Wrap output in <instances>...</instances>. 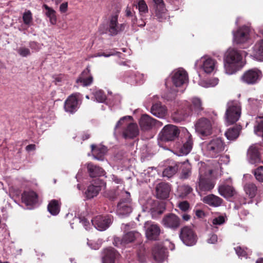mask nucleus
Wrapping results in <instances>:
<instances>
[{
  "mask_svg": "<svg viewBox=\"0 0 263 263\" xmlns=\"http://www.w3.org/2000/svg\"><path fill=\"white\" fill-rule=\"evenodd\" d=\"M224 68L227 73L232 74L243 66L242 55L240 50L229 48L224 54Z\"/></svg>",
  "mask_w": 263,
  "mask_h": 263,
  "instance_id": "obj_1",
  "label": "nucleus"
},
{
  "mask_svg": "<svg viewBox=\"0 0 263 263\" xmlns=\"http://www.w3.org/2000/svg\"><path fill=\"white\" fill-rule=\"evenodd\" d=\"M226 145L223 139L216 137L203 143L204 155L210 158H217L224 151Z\"/></svg>",
  "mask_w": 263,
  "mask_h": 263,
  "instance_id": "obj_2",
  "label": "nucleus"
},
{
  "mask_svg": "<svg viewBox=\"0 0 263 263\" xmlns=\"http://www.w3.org/2000/svg\"><path fill=\"white\" fill-rule=\"evenodd\" d=\"M241 106L240 103L236 101L229 102L227 104L226 112L227 122L233 124L237 122L241 115Z\"/></svg>",
  "mask_w": 263,
  "mask_h": 263,
  "instance_id": "obj_3",
  "label": "nucleus"
},
{
  "mask_svg": "<svg viewBox=\"0 0 263 263\" xmlns=\"http://www.w3.org/2000/svg\"><path fill=\"white\" fill-rule=\"evenodd\" d=\"M180 134L178 127L173 124L165 125L159 134V139L162 141L168 142L175 140Z\"/></svg>",
  "mask_w": 263,
  "mask_h": 263,
  "instance_id": "obj_4",
  "label": "nucleus"
},
{
  "mask_svg": "<svg viewBox=\"0 0 263 263\" xmlns=\"http://www.w3.org/2000/svg\"><path fill=\"white\" fill-rule=\"evenodd\" d=\"M262 76L261 70L257 68H252L246 70L241 76V82L248 85L257 84Z\"/></svg>",
  "mask_w": 263,
  "mask_h": 263,
  "instance_id": "obj_5",
  "label": "nucleus"
},
{
  "mask_svg": "<svg viewBox=\"0 0 263 263\" xmlns=\"http://www.w3.org/2000/svg\"><path fill=\"white\" fill-rule=\"evenodd\" d=\"M196 132L201 137H207L213 133L211 121L206 118L199 119L195 124Z\"/></svg>",
  "mask_w": 263,
  "mask_h": 263,
  "instance_id": "obj_6",
  "label": "nucleus"
},
{
  "mask_svg": "<svg viewBox=\"0 0 263 263\" xmlns=\"http://www.w3.org/2000/svg\"><path fill=\"white\" fill-rule=\"evenodd\" d=\"M179 238L186 246H192L197 241V235L194 231L189 226H184L179 231Z\"/></svg>",
  "mask_w": 263,
  "mask_h": 263,
  "instance_id": "obj_7",
  "label": "nucleus"
},
{
  "mask_svg": "<svg viewBox=\"0 0 263 263\" xmlns=\"http://www.w3.org/2000/svg\"><path fill=\"white\" fill-rule=\"evenodd\" d=\"M193 113V108L189 102L185 103L172 115L173 120L175 122H180L184 120Z\"/></svg>",
  "mask_w": 263,
  "mask_h": 263,
  "instance_id": "obj_8",
  "label": "nucleus"
},
{
  "mask_svg": "<svg viewBox=\"0 0 263 263\" xmlns=\"http://www.w3.org/2000/svg\"><path fill=\"white\" fill-rule=\"evenodd\" d=\"M161 223L165 228L175 231L180 226L181 219L176 214L168 213L163 217Z\"/></svg>",
  "mask_w": 263,
  "mask_h": 263,
  "instance_id": "obj_9",
  "label": "nucleus"
},
{
  "mask_svg": "<svg viewBox=\"0 0 263 263\" xmlns=\"http://www.w3.org/2000/svg\"><path fill=\"white\" fill-rule=\"evenodd\" d=\"M172 81L174 86L176 87L181 86L188 80V75L186 71L180 68L175 70L172 73Z\"/></svg>",
  "mask_w": 263,
  "mask_h": 263,
  "instance_id": "obj_10",
  "label": "nucleus"
},
{
  "mask_svg": "<svg viewBox=\"0 0 263 263\" xmlns=\"http://www.w3.org/2000/svg\"><path fill=\"white\" fill-rule=\"evenodd\" d=\"M139 124L143 130H149L154 126L159 127L162 125L161 122L153 119L147 115H143L141 116L139 121Z\"/></svg>",
  "mask_w": 263,
  "mask_h": 263,
  "instance_id": "obj_11",
  "label": "nucleus"
},
{
  "mask_svg": "<svg viewBox=\"0 0 263 263\" xmlns=\"http://www.w3.org/2000/svg\"><path fill=\"white\" fill-rule=\"evenodd\" d=\"M124 193L125 197L122 199L117 205V212L119 215H128L132 212L130 194L128 192H125Z\"/></svg>",
  "mask_w": 263,
  "mask_h": 263,
  "instance_id": "obj_12",
  "label": "nucleus"
},
{
  "mask_svg": "<svg viewBox=\"0 0 263 263\" xmlns=\"http://www.w3.org/2000/svg\"><path fill=\"white\" fill-rule=\"evenodd\" d=\"M78 93H73L69 96L64 102V108L65 111L74 114L79 108Z\"/></svg>",
  "mask_w": 263,
  "mask_h": 263,
  "instance_id": "obj_13",
  "label": "nucleus"
},
{
  "mask_svg": "<svg viewBox=\"0 0 263 263\" xmlns=\"http://www.w3.org/2000/svg\"><path fill=\"white\" fill-rule=\"evenodd\" d=\"M92 224L99 231H104L108 228L111 223V218L109 216L98 215L91 220Z\"/></svg>",
  "mask_w": 263,
  "mask_h": 263,
  "instance_id": "obj_14",
  "label": "nucleus"
},
{
  "mask_svg": "<svg viewBox=\"0 0 263 263\" xmlns=\"http://www.w3.org/2000/svg\"><path fill=\"white\" fill-rule=\"evenodd\" d=\"M234 42L237 44H240L246 42L249 35V29L246 26L239 27L237 31H233Z\"/></svg>",
  "mask_w": 263,
  "mask_h": 263,
  "instance_id": "obj_15",
  "label": "nucleus"
},
{
  "mask_svg": "<svg viewBox=\"0 0 263 263\" xmlns=\"http://www.w3.org/2000/svg\"><path fill=\"white\" fill-rule=\"evenodd\" d=\"M104 182L102 180L97 178L95 180V184H91L87 187L85 194L87 199H91L97 196L101 190Z\"/></svg>",
  "mask_w": 263,
  "mask_h": 263,
  "instance_id": "obj_16",
  "label": "nucleus"
},
{
  "mask_svg": "<svg viewBox=\"0 0 263 263\" xmlns=\"http://www.w3.org/2000/svg\"><path fill=\"white\" fill-rule=\"evenodd\" d=\"M171 190V185L165 182H161L156 187V196L158 199H165L168 198Z\"/></svg>",
  "mask_w": 263,
  "mask_h": 263,
  "instance_id": "obj_17",
  "label": "nucleus"
},
{
  "mask_svg": "<svg viewBox=\"0 0 263 263\" xmlns=\"http://www.w3.org/2000/svg\"><path fill=\"white\" fill-rule=\"evenodd\" d=\"M218 191L221 196L227 199L232 198L236 194L234 187L232 185L226 183L220 184L218 188Z\"/></svg>",
  "mask_w": 263,
  "mask_h": 263,
  "instance_id": "obj_18",
  "label": "nucleus"
},
{
  "mask_svg": "<svg viewBox=\"0 0 263 263\" xmlns=\"http://www.w3.org/2000/svg\"><path fill=\"white\" fill-rule=\"evenodd\" d=\"M120 256L119 252L113 248H108L104 250L102 263H115V260Z\"/></svg>",
  "mask_w": 263,
  "mask_h": 263,
  "instance_id": "obj_19",
  "label": "nucleus"
},
{
  "mask_svg": "<svg viewBox=\"0 0 263 263\" xmlns=\"http://www.w3.org/2000/svg\"><path fill=\"white\" fill-rule=\"evenodd\" d=\"M93 82V77L90 73V66L88 65L82 72L79 78L77 80V83H81L83 86H89Z\"/></svg>",
  "mask_w": 263,
  "mask_h": 263,
  "instance_id": "obj_20",
  "label": "nucleus"
},
{
  "mask_svg": "<svg viewBox=\"0 0 263 263\" xmlns=\"http://www.w3.org/2000/svg\"><path fill=\"white\" fill-rule=\"evenodd\" d=\"M178 170H180L179 178L182 180L189 179L192 174V166L188 160L178 162Z\"/></svg>",
  "mask_w": 263,
  "mask_h": 263,
  "instance_id": "obj_21",
  "label": "nucleus"
},
{
  "mask_svg": "<svg viewBox=\"0 0 263 263\" xmlns=\"http://www.w3.org/2000/svg\"><path fill=\"white\" fill-rule=\"evenodd\" d=\"M38 195L33 191H25L22 194V199L24 203L31 205L37 202Z\"/></svg>",
  "mask_w": 263,
  "mask_h": 263,
  "instance_id": "obj_22",
  "label": "nucleus"
},
{
  "mask_svg": "<svg viewBox=\"0 0 263 263\" xmlns=\"http://www.w3.org/2000/svg\"><path fill=\"white\" fill-rule=\"evenodd\" d=\"M91 153L94 158L98 160H103L107 152V148L102 145H91Z\"/></svg>",
  "mask_w": 263,
  "mask_h": 263,
  "instance_id": "obj_23",
  "label": "nucleus"
},
{
  "mask_svg": "<svg viewBox=\"0 0 263 263\" xmlns=\"http://www.w3.org/2000/svg\"><path fill=\"white\" fill-rule=\"evenodd\" d=\"M139 134V129L137 124L129 123L123 132L125 139H133Z\"/></svg>",
  "mask_w": 263,
  "mask_h": 263,
  "instance_id": "obj_24",
  "label": "nucleus"
},
{
  "mask_svg": "<svg viewBox=\"0 0 263 263\" xmlns=\"http://www.w3.org/2000/svg\"><path fill=\"white\" fill-rule=\"evenodd\" d=\"M160 233L159 226L156 224H151L146 230V236L149 240H156L159 238Z\"/></svg>",
  "mask_w": 263,
  "mask_h": 263,
  "instance_id": "obj_25",
  "label": "nucleus"
},
{
  "mask_svg": "<svg viewBox=\"0 0 263 263\" xmlns=\"http://www.w3.org/2000/svg\"><path fill=\"white\" fill-rule=\"evenodd\" d=\"M87 168L89 175L91 178L102 176L105 173V171L102 167L94 164L92 162L87 164Z\"/></svg>",
  "mask_w": 263,
  "mask_h": 263,
  "instance_id": "obj_26",
  "label": "nucleus"
},
{
  "mask_svg": "<svg viewBox=\"0 0 263 263\" xmlns=\"http://www.w3.org/2000/svg\"><path fill=\"white\" fill-rule=\"evenodd\" d=\"M118 15H115L111 16L109 23V27L108 28V31L109 33V34L111 36H114L117 35L118 32L122 30V29L119 28L118 26ZM123 27V25L121 24L120 28Z\"/></svg>",
  "mask_w": 263,
  "mask_h": 263,
  "instance_id": "obj_27",
  "label": "nucleus"
},
{
  "mask_svg": "<svg viewBox=\"0 0 263 263\" xmlns=\"http://www.w3.org/2000/svg\"><path fill=\"white\" fill-rule=\"evenodd\" d=\"M202 201L211 206L218 207L222 204L223 199L214 194H210L204 197Z\"/></svg>",
  "mask_w": 263,
  "mask_h": 263,
  "instance_id": "obj_28",
  "label": "nucleus"
},
{
  "mask_svg": "<svg viewBox=\"0 0 263 263\" xmlns=\"http://www.w3.org/2000/svg\"><path fill=\"white\" fill-rule=\"evenodd\" d=\"M152 255L154 259L157 262L163 261L165 258V249L161 245H155L152 249Z\"/></svg>",
  "mask_w": 263,
  "mask_h": 263,
  "instance_id": "obj_29",
  "label": "nucleus"
},
{
  "mask_svg": "<svg viewBox=\"0 0 263 263\" xmlns=\"http://www.w3.org/2000/svg\"><path fill=\"white\" fill-rule=\"evenodd\" d=\"M151 111L156 117L163 118L165 116L167 109L165 106L162 105L161 103L158 102L153 105Z\"/></svg>",
  "mask_w": 263,
  "mask_h": 263,
  "instance_id": "obj_30",
  "label": "nucleus"
},
{
  "mask_svg": "<svg viewBox=\"0 0 263 263\" xmlns=\"http://www.w3.org/2000/svg\"><path fill=\"white\" fill-rule=\"evenodd\" d=\"M198 184L199 187L201 191H210L214 188L215 185L211 179L201 176L199 178Z\"/></svg>",
  "mask_w": 263,
  "mask_h": 263,
  "instance_id": "obj_31",
  "label": "nucleus"
},
{
  "mask_svg": "<svg viewBox=\"0 0 263 263\" xmlns=\"http://www.w3.org/2000/svg\"><path fill=\"white\" fill-rule=\"evenodd\" d=\"M61 205V203L60 200L52 199L49 201L47 206V209L52 215L56 216L60 211Z\"/></svg>",
  "mask_w": 263,
  "mask_h": 263,
  "instance_id": "obj_32",
  "label": "nucleus"
},
{
  "mask_svg": "<svg viewBox=\"0 0 263 263\" xmlns=\"http://www.w3.org/2000/svg\"><path fill=\"white\" fill-rule=\"evenodd\" d=\"M248 156L250 159V162L252 164L258 162L260 160L258 149L253 146L249 147L248 151Z\"/></svg>",
  "mask_w": 263,
  "mask_h": 263,
  "instance_id": "obj_33",
  "label": "nucleus"
},
{
  "mask_svg": "<svg viewBox=\"0 0 263 263\" xmlns=\"http://www.w3.org/2000/svg\"><path fill=\"white\" fill-rule=\"evenodd\" d=\"M241 130V126L240 125H235L233 127L229 128L225 133L228 139L230 140H235L239 135Z\"/></svg>",
  "mask_w": 263,
  "mask_h": 263,
  "instance_id": "obj_34",
  "label": "nucleus"
},
{
  "mask_svg": "<svg viewBox=\"0 0 263 263\" xmlns=\"http://www.w3.org/2000/svg\"><path fill=\"white\" fill-rule=\"evenodd\" d=\"M216 61L212 58H208L203 61L202 68L206 73H211L215 69Z\"/></svg>",
  "mask_w": 263,
  "mask_h": 263,
  "instance_id": "obj_35",
  "label": "nucleus"
},
{
  "mask_svg": "<svg viewBox=\"0 0 263 263\" xmlns=\"http://www.w3.org/2000/svg\"><path fill=\"white\" fill-rule=\"evenodd\" d=\"M43 7L46 10L45 14L49 18L50 23L55 25L57 22L55 11L46 4H44Z\"/></svg>",
  "mask_w": 263,
  "mask_h": 263,
  "instance_id": "obj_36",
  "label": "nucleus"
},
{
  "mask_svg": "<svg viewBox=\"0 0 263 263\" xmlns=\"http://www.w3.org/2000/svg\"><path fill=\"white\" fill-rule=\"evenodd\" d=\"M155 3L156 16L160 19L165 11V5L163 0H153Z\"/></svg>",
  "mask_w": 263,
  "mask_h": 263,
  "instance_id": "obj_37",
  "label": "nucleus"
},
{
  "mask_svg": "<svg viewBox=\"0 0 263 263\" xmlns=\"http://www.w3.org/2000/svg\"><path fill=\"white\" fill-rule=\"evenodd\" d=\"M140 234L136 231H130L123 235V242L124 244H128L134 241L139 238Z\"/></svg>",
  "mask_w": 263,
  "mask_h": 263,
  "instance_id": "obj_38",
  "label": "nucleus"
},
{
  "mask_svg": "<svg viewBox=\"0 0 263 263\" xmlns=\"http://www.w3.org/2000/svg\"><path fill=\"white\" fill-rule=\"evenodd\" d=\"M244 190L250 198H253L256 195L257 187L254 183L249 182L245 185Z\"/></svg>",
  "mask_w": 263,
  "mask_h": 263,
  "instance_id": "obj_39",
  "label": "nucleus"
},
{
  "mask_svg": "<svg viewBox=\"0 0 263 263\" xmlns=\"http://www.w3.org/2000/svg\"><path fill=\"white\" fill-rule=\"evenodd\" d=\"M193 145V140L191 136H189L186 141L183 144L179 149V152L183 155L188 154L191 151Z\"/></svg>",
  "mask_w": 263,
  "mask_h": 263,
  "instance_id": "obj_40",
  "label": "nucleus"
},
{
  "mask_svg": "<svg viewBox=\"0 0 263 263\" xmlns=\"http://www.w3.org/2000/svg\"><path fill=\"white\" fill-rule=\"evenodd\" d=\"M254 55L260 61H263V39L257 42L254 47Z\"/></svg>",
  "mask_w": 263,
  "mask_h": 263,
  "instance_id": "obj_41",
  "label": "nucleus"
},
{
  "mask_svg": "<svg viewBox=\"0 0 263 263\" xmlns=\"http://www.w3.org/2000/svg\"><path fill=\"white\" fill-rule=\"evenodd\" d=\"M178 162L175 163L173 165L168 166L163 171L164 177L171 178L174 176L178 170Z\"/></svg>",
  "mask_w": 263,
  "mask_h": 263,
  "instance_id": "obj_42",
  "label": "nucleus"
},
{
  "mask_svg": "<svg viewBox=\"0 0 263 263\" xmlns=\"http://www.w3.org/2000/svg\"><path fill=\"white\" fill-rule=\"evenodd\" d=\"M192 104L190 105L192 106L193 108V112L199 113L203 109L201 100L198 98H194L192 99Z\"/></svg>",
  "mask_w": 263,
  "mask_h": 263,
  "instance_id": "obj_43",
  "label": "nucleus"
},
{
  "mask_svg": "<svg viewBox=\"0 0 263 263\" xmlns=\"http://www.w3.org/2000/svg\"><path fill=\"white\" fill-rule=\"evenodd\" d=\"M193 189L187 184H183L178 186V192L179 196L182 198L186 197L189 194L192 193Z\"/></svg>",
  "mask_w": 263,
  "mask_h": 263,
  "instance_id": "obj_44",
  "label": "nucleus"
},
{
  "mask_svg": "<svg viewBox=\"0 0 263 263\" xmlns=\"http://www.w3.org/2000/svg\"><path fill=\"white\" fill-rule=\"evenodd\" d=\"M23 20L24 24L30 26L32 22L33 18L31 12L30 10L26 11L23 15Z\"/></svg>",
  "mask_w": 263,
  "mask_h": 263,
  "instance_id": "obj_45",
  "label": "nucleus"
},
{
  "mask_svg": "<svg viewBox=\"0 0 263 263\" xmlns=\"http://www.w3.org/2000/svg\"><path fill=\"white\" fill-rule=\"evenodd\" d=\"M138 260L141 263L146 261L147 258V253L145 249L143 247H140L137 253Z\"/></svg>",
  "mask_w": 263,
  "mask_h": 263,
  "instance_id": "obj_46",
  "label": "nucleus"
},
{
  "mask_svg": "<svg viewBox=\"0 0 263 263\" xmlns=\"http://www.w3.org/2000/svg\"><path fill=\"white\" fill-rule=\"evenodd\" d=\"M255 178L259 182H263V166H260L253 172Z\"/></svg>",
  "mask_w": 263,
  "mask_h": 263,
  "instance_id": "obj_47",
  "label": "nucleus"
},
{
  "mask_svg": "<svg viewBox=\"0 0 263 263\" xmlns=\"http://www.w3.org/2000/svg\"><path fill=\"white\" fill-rule=\"evenodd\" d=\"M94 95L96 100L101 103L104 102L106 100V96L104 92L102 90H97L95 93Z\"/></svg>",
  "mask_w": 263,
  "mask_h": 263,
  "instance_id": "obj_48",
  "label": "nucleus"
},
{
  "mask_svg": "<svg viewBox=\"0 0 263 263\" xmlns=\"http://www.w3.org/2000/svg\"><path fill=\"white\" fill-rule=\"evenodd\" d=\"M138 7L141 14L148 12V7L144 0H139Z\"/></svg>",
  "mask_w": 263,
  "mask_h": 263,
  "instance_id": "obj_49",
  "label": "nucleus"
},
{
  "mask_svg": "<svg viewBox=\"0 0 263 263\" xmlns=\"http://www.w3.org/2000/svg\"><path fill=\"white\" fill-rule=\"evenodd\" d=\"M226 221L225 217L222 215L215 217L212 220L213 225H221Z\"/></svg>",
  "mask_w": 263,
  "mask_h": 263,
  "instance_id": "obj_50",
  "label": "nucleus"
},
{
  "mask_svg": "<svg viewBox=\"0 0 263 263\" xmlns=\"http://www.w3.org/2000/svg\"><path fill=\"white\" fill-rule=\"evenodd\" d=\"M17 52L22 57H27L30 54V50L25 47H21L17 50Z\"/></svg>",
  "mask_w": 263,
  "mask_h": 263,
  "instance_id": "obj_51",
  "label": "nucleus"
},
{
  "mask_svg": "<svg viewBox=\"0 0 263 263\" xmlns=\"http://www.w3.org/2000/svg\"><path fill=\"white\" fill-rule=\"evenodd\" d=\"M179 208L182 211L185 212L190 208V204L187 201H182L179 204Z\"/></svg>",
  "mask_w": 263,
  "mask_h": 263,
  "instance_id": "obj_52",
  "label": "nucleus"
},
{
  "mask_svg": "<svg viewBox=\"0 0 263 263\" xmlns=\"http://www.w3.org/2000/svg\"><path fill=\"white\" fill-rule=\"evenodd\" d=\"M177 90L174 89H171V92H170V96L167 95H164L163 98L167 100H172L175 98Z\"/></svg>",
  "mask_w": 263,
  "mask_h": 263,
  "instance_id": "obj_53",
  "label": "nucleus"
},
{
  "mask_svg": "<svg viewBox=\"0 0 263 263\" xmlns=\"http://www.w3.org/2000/svg\"><path fill=\"white\" fill-rule=\"evenodd\" d=\"M113 243L116 247H119L120 245H125L123 242V237L122 238L119 237H115Z\"/></svg>",
  "mask_w": 263,
  "mask_h": 263,
  "instance_id": "obj_54",
  "label": "nucleus"
},
{
  "mask_svg": "<svg viewBox=\"0 0 263 263\" xmlns=\"http://www.w3.org/2000/svg\"><path fill=\"white\" fill-rule=\"evenodd\" d=\"M235 250L236 254L239 256L245 257L247 255V253L245 250H244L241 247L238 246L235 248Z\"/></svg>",
  "mask_w": 263,
  "mask_h": 263,
  "instance_id": "obj_55",
  "label": "nucleus"
},
{
  "mask_svg": "<svg viewBox=\"0 0 263 263\" xmlns=\"http://www.w3.org/2000/svg\"><path fill=\"white\" fill-rule=\"evenodd\" d=\"M80 222L84 226L86 230H88L90 226V223L86 218L83 217L81 218Z\"/></svg>",
  "mask_w": 263,
  "mask_h": 263,
  "instance_id": "obj_56",
  "label": "nucleus"
},
{
  "mask_svg": "<svg viewBox=\"0 0 263 263\" xmlns=\"http://www.w3.org/2000/svg\"><path fill=\"white\" fill-rule=\"evenodd\" d=\"M217 241V236L216 234H211L210 238L208 239V242L209 243H215Z\"/></svg>",
  "mask_w": 263,
  "mask_h": 263,
  "instance_id": "obj_57",
  "label": "nucleus"
},
{
  "mask_svg": "<svg viewBox=\"0 0 263 263\" xmlns=\"http://www.w3.org/2000/svg\"><path fill=\"white\" fill-rule=\"evenodd\" d=\"M68 3L65 2L62 3L60 6V11L61 13H65L67 11Z\"/></svg>",
  "mask_w": 263,
  "mask_h": 263,
  "instance_id": "obj_58",
  "label": "nucleus"
},
{
  "mask_svg": "<svg viewBox=\"0 0 263 263\" xmlns=\"http://www.w3.org/2000/svg\"><path fill=\"white\" fill-rule=\"evenodd\" d=\"M29 47L31 49L34 50L35 51H37L39 49V44L35 42H31L29 43Z\"/></svg>",
  "mask_w": 263,
  "mask_h": 263,
  "instance_id": "obj_59",
  "label": "nucleus"
},
{
  "mask_svg": "<svg viewBox=\"0 0 263 263\" xmlns=\"http://www.w3.org/2000/svg\"><path fill=\"white\" fill-rule=\"evenodd\" d=\"M126 119V117H124L120 119L119 121H118V122L116 124L115 128H118L120 127L121 125H123V123L124 122L125 120Z\"/></svg>",
  "mask_w": 263,
  "mask_h": 263,
  "instance_id": "obj_60",
  "label": "nucleus"
},
{
  "mask_svg": "<svg viewBox=\"0 0 263 263\" xmlns=\"http://www.w3.org/2000/svg\"><path fill=\"white\" fill-rule=\"evenodd\" d=\"M112 180L117 184L121 183L122 180L116 175H113L111 177Z\"/></svg>",
  "mask_w": 263,
  "mask_h": 263,
  "instance_id": "obj_61",
  "label": "nucleus"
},
{
  "mask_svg": "<svg viewBox=\"0 0 263 263\" xmlns=\"http://www.w3.org/2000/svg\"><path fill=\"white\" fill-rule=\"evenodd\" d=\"M115 54V53L114 51H110L109 52H102L99 55L104 56L105 57H109L110 55H113Z\"/></svg>",
  "mask_w": 263,
  "mask_h": 263,
  "instance_id": "obj_62",
  "label": "nucleus"
},
{
  "mask_svg": "<svg viewBox=\"0 0 263 263\" xmlns=\"http://www.w3.org/2000/svg\"><path fill=\"white\" fill-rule=\"evenodd\" d=\"M35 145L34 144H29L26 147V149L27 151H31L35 150Z\"/></svg>",
  "mask_w": 263,
  "mask_h": 263,
  "instance_id": "obj_63",
  "label": "nucleus"
},
{
  "mask_svg": "<svg viewBox=\"0 0 263 263\" xmlns=\"http://www.w3.org/2000/svg\"><path fill=\"white\" fill-rule=\"evenodd\" d=\"M90 137V135L89 134L87 133H85L82 135L81 139L83 141L86 140L88 139Z\"/></svg>",
  "mask_w": 263,
  "mask_h": 263,
  "instance_id": "obj_64",
  "label": "nucleus"
}]
</instances>
